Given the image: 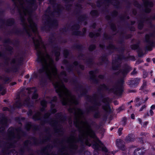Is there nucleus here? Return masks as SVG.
<instances>
[{
  "label": "nucleus",
  "instance_id": "f257e3e1",
  "mask_svg": "<svg viewBox=\"0 0 155 155\" xmlns=\"http://www.w3.org/2000/svg\"><path fill=\"white\" fill-rule=\"evenodd\" d=\"M85 124L87 125L89 127V129L90 131L89 134H87L85 138V144L87 146L90 147L91 145L89 141L88 135H90V137L94 139L95 140H93L92 143V147L94 150H95L98 151L99 150V148H101L102 150L107 153L108 152V150L107 148L104 146L102 147L99 145H103V143L96 136L95 132L91 129V125L89 124L88 122L87 121L85 122Z\"/></svg>",
  "mask_w": 155,
  "mask_h": 155
},
{
  "label": "nucleus",
  "instance_id": "f03ea898",
  "mask_svg": "<svg viewBox=\"0 0 155 155\" xmlns=\"http://www.w3.org/2000/svg\"><path fill=\"white\" fill-rule=\"evenodd\" d=\"M107 49L116 50L120 53L117 55V57L115 58L112 63V69L114 71L119 70L121 67L122 61L127 59V58L124 54L125 50L124 47L121 46L120 48H117L112 42H110L108 46L107 47Z\"/></svg>",
  "mask_w": 155,
  "mask_h": 155
},
{
  "label": "nucleus",
  "instance_id": "7ed1b4c3",
  "mask_svg": "<svg viewBox=\"0 0 155 155\" xmlns=\"http://www.w3.org/2000/svg\"><path fill=\"white\" fill-rule=\"evenodd\" d=\"M124 80L123 78L120 79L116 84V85L114 87L110 88L108 86L104 84H101L100 87L98 89V92L101 95V97H103V96L101 92L103 89L107 91L113 92L115 94L121 96L124 92L123 84L124 83Z\"/></svg>",
  "mask_w": 155,
  "mask_h": 155
},
{
  "label": "nucleus",
  "instance_id": "20e7f679",
  "mask_svg": "<svg viewBox=\"0 0 155 155\" xmlns=\"http://www.w3.org/2000/svg\"><path fill=\"white\" fill-rule=\"evenodd\" d=\"M51 114L47 112L45 113L44 116V119L41 121L42 125H44L45 123H48L50 125L55 127V132L58 133L61 132L63 133L61 128H58V127H60V125L58 124V122L55 120H52V119L50 118V116Z\"/></svg>",
  "mask_w": 155,
  "mask_h": 155
},
{
  "label": "nucleus",
  "instance_id": "39448f33",
  "mask_svg": "<svg viewBox=\"0 0 155 155\" xmlns=\"http://www.w3.org/2000/svg\"><path fill=\"white\" fill-rule=\"evenodd\" d=\"M72 81L73 84L75 86V88L81 93L80 96L86 97L87 101L91 102L92 96L87 94L88 90L86 88L78 83L77 76H75L74 78L72 79Z\"/></svg>",
  "mask_w": 155,
  "mask_h": 155
},
{
  "label": "nucleus",
  "instance_id": "423d86ee",
  "mask_svg": "<svg viewBox=\"0 0 155 155\" xmlns=\"http://www.w3.org/2000/svg\"><path fill=\"white\" fill-rule=\"evenodd\" d=\"M92 98L91 99V103H93L94 105L92 106H89L88 108L86 109L88 112L90 111H92L94 112L93 116L95 118H99L100 116V113L98 110V108L97 106H100L101 104L100 102H98L96 99L97 97V95L96 94H94L92 97ZM90 102H91L89 101Z\"/></svg>",
  "mask_w": 155,
  "mask_h": 155
},
{
  "label": "nucleus",
  "instance_id": "0eeeda50",
  "mask_svg": "<svg viewBox=\"0 0 155 155\" xmlns=\"http://www.w3.org/2000/svg\"><path fill=\"white\" fill-rule=\"evenodd\" d=\"M80 27V25L79 23H76L71 26V29L72 30H74L72 32L73 35L80 36H85L87 31L86 28H83L82 30V31H81L79 30Z\"/></svg>",
  "mask_w": 155,
  "mask_h": 155
},
{
  "label": "nucleus",
  "instance_id": "6e6552de",
  "mask_svg": "<svg viewBox=\"0 0 155 155\" xmlns=\"http://www.w3.org/2000/svg\"><path fill=\"white\" fill-rule=\"evenodd\" d=\"M36 55L37 58V61L39 63L41 64L42 67L38 70V72L39 74H41L44 72L46 70V66L43 64V59L44 58L43 54L42 51L40 50L37 51Z\"/></svg>",
  "mask_w": 155,
  "mask_h": 155
},
{
  "label": "nucleus",
  "instance_id": "1a4fd4ad",
  "mask_svg": "<svg viewBox=\"0 0 155 155\" xmlns=\"http://www.w3.org/2000/svg\"><path fill=\"white\" fill-rule=\"evenodd\" d=\"M15 131H16L17 132H20L21 133L23 137H25L27 136V133L25 131H24L20 127H18L17 128H15L13 127H10L8 130V133L12 136V138H10V140H12L13 142L14 141H15V140H13V139L15 138V135L14 133Z\"/></svg>",
  "mask_w": 155,
  "mask_h": 155
},
{
  "label": "nucleus",
  "instance_id": "9d476101",
  "mask_svg": "<svg viewBox=\"0 0 155 155\" xmlns=\"http://www.w3.org/2000/svg\"><path fill=\"white\" fill-rule=\"evenodd\" d=\"M9 119L3 113H0V124L2 126L0 127V132H4L5 127L8 126V122Z\"/></svg>",
  "mask_w": 155,
  "mask_h": 155
},
{
  "label": "nucleus",
  "instance_id": "9b49d317",
  "mask_svg": "<svg viewBox=\"0 0 155 155\" xmlns=\"http://www.w3.org/2000/svg\"><path fill=\"white\" fill-rule=\"evenodd\" d=\"M53 85L55 89L56 92L58 94L59 97L61 99L63 98L61 101V104L63 106H66L67 103L65 99L63 98L64 92L63 91L60 87L59 84L58 82L53 84Z\"/></svg>",
  "mask_w": 155,
  "mask_h": 155
},
{
  "label": "nucleus",
  "instance_id": "f8f14e48",
  "mask_svg": "<svg viewBox=\"0 0 155 155\" xmlns=\"http://www.w3.org/2000/svg\"><path fill=\"white\" fill-rule=\"evenodd\" d=\"M142 0L145 6V8L143 9V12L147 14L150 13L152 11V8L154 6V3L148 0Z\"/></svg>",
  "mask_w": 155,
  "mask_h": 155
},
{
  "label": "nucleus",
  "instance_id": "ddd939ff",
  "mask_svg": "<svg viewBox=\"0 0 155 155\" xmlns=\"http://www.w3.org/2000/svg\"><path fill=\"white\" fill-rule=\"evenodd\" d=\"M15 21L13 18L7 19L6 21L4 19L0 18V28H2L3 25L11 26L15 24Z\"/></svg>",
  "mask_w": 155,
  "mask_h": 155
},
{
  "label": "nucleus",
  "instance_id": "4468645a",
  "mask_svg": "<svg viewBox=\"0 0 155 155\" xmlns=\"http://www.w3.org/2000/svg\"><path fill=\"white\" fill-rule=\"evenodd\" d=\"M23 58L22 57H21L18 59V63H16V59H13L11 62V64H15V65L12 66L11 68V69L13 72H17L19 69L18 66L22 64L23 61Z\"/></svg>",
  "mask_w": 155,
  "mask_h": 155
},
{
  "label": "nucleus",
  "instance_id": "2eb2a0df",
  "mask_svg": "<svg viewBox=\"0 0 155 155\" xmlns=\"http://www.w3.org/2000/svg\"><path fill=\"white\" fill-rule=\"evenodd\" d=\"M98 71V69H96L94 70L90 71L89 72L90 80L92 81L93 83L96 84L99 83V80L96 78V76L95 75Z\"/></svg>",
  "mask_w": 155,
  "mask_h": 155
},
{
  "label": "nucleus",
  "instance_id": "dca6fc26",
  "mask_svg": "<svg viewBox=\"0 0 155 155\" xmlns=\"http://www.w3.org/2000/svg\"><path fill=\"white\" fill-rule=\"evenodd\" d=\"M140 81V78H132L128 81L127 84L130 87L136 88L139 84Z\"/></svg>",
  "mask_w": 155,
  "mask_h": 155
},
{
  "label": "nucleus",
  "instance_id": "f3484780",
  "mask_svg": "<svg viewBox=\"0 0 155 155\" xmlns=\"http://www.w3.org/2000/svg\"><path fill=\"white\" fill-rule=\"evenodd\" d=\"M51 135L49 133H48V136L46 137L45 138L42 140H39L35 137H32V139L33 140V144L35 146H38V144H41L47 141L50 140H51Z\"/></svg>",
  "mask_w": 155,
  "mask_h": 155
},
{
  "label": "nucleus",
  "instance_id": "a211bd4d",
  "mask_svg": "<svg viewBox=\"0 0 155 155\" xmlns=\"http://www.w3.org/2000/svg\"><path fill=\"white\" fill-rule=\"evenodd\" d=\"M28 144L32 145L31 141L29 140H26L24 142V146L19 150V153L21 155H23L25 153V149H27L28 150L31 149L28 146Z\"/></svg>",
  "mask_w": 155,
  "mask_h": 155
},
{
  "label": "nucleus",
  "instance_id": "6ab92c4d",
  "mask_svg": "<svg viewBox=\"0 0 155 155\" xmlns=\"http://www.w3.org/2000/svg\"><path fill=\"white\" fill-rule=\"evenodd\" d=\"M39 127L38 125L32 124L31 122H27L25 125V129L28 131H30L31 128H33L34 131L38 130Z\"/></svg>",
  "mask_w": 155,
  "mask_h": 155
},
{
  "label": "nucleus",
  "instance_id": "aec40b11",
  "mask_svg": "<svg viewBox=\"0 0 155 155\" xmlns=\"http://www.w3.org/2000/svg\"><path fill=\"white\" fill-rule=\"evenodd\" d=\"M29 5H30L29 7H27V8L29 10L28 12L29 14H31L33 12V8L32 7H34L35 10H36L37 8V5L36 4V0H26Z\"/></svg>",
  "mask_w": 155,
  "mask_h": 155
},
{
  "label": "nucleus",
  "instance_id": "412c9836",
  "mask_svg": "<svg viewBox=\"0 0 155 155\" xmlns=\"http://www.w3.org/2000/svg\"><path fill=\"white\" fill-rule=\"evenodd\" d=\"M48 19V20H47L46 23L48 25L49 28H51L54 27H58V21L56 19L54 18L51 19L50 17Z\"/></svg>",
  "mask_w": 155,
  "mask_h": 155
},
{
  "label": "nucleus",
  "instance_id": "4be33fe9",
  "mask_svg": "<svg viewBox=\"0 0 155 155\" xmlns=\"http://www.w3.org/2000/svg\"><path fill=\"white\" fill-rule=\"evenodd\" d=\"M83 138V135H82L81 136H79V138L77 140V142H80L81 143L80 148L77 151V153L79 154H82L85 149V146L84 144Z\"/></svg>",
  "mask_w": 155,
  "mask_h": 155
},
{
  "label": "nucleus",
  "instance_id": "5701e85b",
  "mask_svg": "<svg viewBox=\"0 0 155 155\" xmlns=\"http://www.w3.org/2000/svg\"><path fill=\"white\" fill-rule=\"evenodd\" d=\"M105 19L107 21H109V23L110 29L114 32H115L117 30V27L115 24L113 23V20L110 16L107 15L105 16Z\"/></svg>",
  "mask_w": 155,
  "mask_h": 155
},
{
  "label": "nucleus",
  "instance_id": "b1692460",
  "mask_svg": "<svg viewBox=\"0 0 155 155\" xmlns=\"http://www.w3.org/2000/svg\"><path fill=\"white\" fill-rule=\"evenodd\" d=\"M15 143V141H13L9 143L7 147H4L1 150V153L5 155L8 154V152L9 150L8 149L14 147V144Z\"/></svg>",
  "mask_w": 155,
  "mask_h": 155
},
{
  "label": "nucleus",
  "instance_id": "393cba45",
  "mask_svg": "<svg viewBox=\"0 0 155 155\" xmlns=\"http://www.w3.org/2000/svg\"><path fill=\"white\" fill-rule=\"evenodd\" d=\"M62 9L59 7H58L56 10H54V12H52L50 8V7H48L47 8L46 12L50 14L51 16H54V13H57V15H59L62 13Z\"/></svg>",
  "mask_w": 155,
  "mask_h": 155
},
{
  "label": "nucleus",
  "instance_id": "a878e982",
  "mask_svg": "<svg viewBox=\"0 0 155 155\" xmlns=\"http://www.w3.org/2000/svg\"><path fill=\"white\" fill-rule=\"evenodd\" d=\"M52 48L54 49L52 50L51 52L54 54L55 56H60L61 55V48L57 45L55 44L53 45Z\"/></svg>",
  "mask_w": 155,
  "mask_h": 155
},
{
  "label": "nucleus",
  "instance_id": "bb28decb",
  "mask_svg": "<svg viewBox=\"0 0 155 155\" xmlns=\"http://www.w3.org/2000/svg\"><path fill=\"white\" fill-rule=\"evenodd\" d=\"M75 130L72 131L71 132L73 133V134H71L70 136V137H67V140H65V139H62L61 141H59L58 142V143L59 144L62 145L63 143L64 142H66L67 143H70V140H72V139H75V137L74 136V134H75Z\"/></svg>",
  "mask_w": 155,
  "mask_h": 155
},
{
  "label": "nucleus",
  "instance_id": "cd10ccee",
  "mask_svg": "<svg viewBox=\"0 0 155 155\" xmlns=\"http://www.w3.org/2000/svg\"><path fill=\"white\" fill-rule=\"evenodd\" d=\"M116 145L120 150L124 151L126 150L125 145L123 143V141L120 139L116 140Z\"/></svg>",
  "mask_w": 155,
  "mask_h": 155
},
{
  "label": "nucleus",
  "instance_id": "c85d7f7f",
  "mask_svg": "<svg viewBox=\"0 0 155 155\" xmlns=\"http://www.w3.org/2000/svg\"><path fill=\"white\" fill-rule=\"evenodd\" d=\"M87 18L88 17L86 14H83L79 15V17L78 18L77 20L79 23L83 22L85 24H87Z\"/></svg>",
  "mask_w": 155,
  "mask_h": 155
},
{
  "label": "nucleus",
  "instance_id": "c756f323",
  "mask_svg": "<svg viewBox=\"0 0 155 155\" xmlns=\"http://www.w3.org/2000/svg\"><path fill=\"white\" fill-rule=\"evenodd\" d=\"M129 71V68L128 66H127L122 70H120L118 72L115 73V74L118 75L119 73H121L123 76H126L127 75Z\"/></svg>",
  "mask_w": 155,
  "mask_h": 155
},
{
  "label": "nucleus",
  "instance_id": "7c9ffc66",
  "mask_svg": "<svg viewBox=\"0 0 155 155\" xmlns=\"http://www.w3.org/2000/svg\"><path fill=\"white\" fill-rule=\"evenodd\" d=\"M56 116L58 118L60 119V121L62 123H64L67 119V116L62 115L61 112L57 113L56 114Z\"/></svg>",
  "mask_w": 155,
  "mask_h": 155
},
{
  "label": "nucleus",
  "instance_id": "2f4dec72",
  "mask_svg": "<svg viewBox=\"0 0 155 155\" xmlns=\"http://www.w3.org/2000/svg\"><path fill=\"white\" fill-rule=\"evenodd\" d=\"M0 57H2L5 59L4 64L6 66L9 65V62L10 60V58L7 56L4 53L0 52Z\"/></svg>",
  "mask_w": 155,
  "mask_h": 155
},
{
  "label": "nucleus",
  "instance_id": "473e14b6",
  "mask_svg": "<svg viewBox=\"0 0 155 155\" xmlns=\"http://www.w3.org/2000/svg\"><path fill=\"white\" fill-rule=\"evenodd\" d=\"M30 98L29 97H27L25 100L23 105L24 106H27L28 107H30L33 106V102H30Z\"/></svg>",
  "mask_w": 155,
  "mask_h": 155
},
{
  "label": "nucleus",
  "instance_id": "72a5a7b5",
  "mask_svg": "<svg viewBox=\"0 0 155 155\" xmlns=\"http://www.w3.org/2000/svg\"><path fill=\"white\" fill-rule=\"evenodd\" d=\"M146 43L148 45L146 47V49L149 51H151L152 50V48L155 46V41L150 40Z\"/></svg>",
  "mask_w": 155,
  "mask_h": 155
},
{
  "label": "nucleus",
  "instance_id": "f704fd0d",
  "mask_svg": "<svg viewBox=\"0 0 155 155\" xmlns=\"http://www.w3.org/2000/svg\"><path fill=\"white\" fill-rule=\"evenodd\" d=\"M140 42L138 41L135 44L131 45L130 46V47L132 50H140Z\"/></svg>",
  "mask_w": 155,
  "mask_h": 155
},
{
  "label": "nucleus",
  "instance_id": "c9c22d12",
  "mask_svg": "<svg viewBox=\"0 0 155 155\" xmlns=\"http://www.w3.org/2000/svg\"><path fill=\"white\" fill-rule=\"evenodd\" d=\"M135 138L132 134H129L126 137L125 141L127 142L130 143L133 142L134 141Z\"/></svg>",
  "mask_w": 155,
  "mask_h": 155
},
{
  "label": "nucleus",
  "instance_id": "e433bc0d",
  "mask_svg": "<svg viewBox=\"0 0 155 155\" xmlns=\"http://www.w3.org/2000/svg\"><path fill=\"white\" fill-rule=\"evenodd\" d=\"M41 113L39 112H38L33 115L32 119L35 121L41 120Z\"/></svg>",
  "mask_w": 155,
  "mask_h": 155
},
{
  "label": "nucleus",
  "instance_id": "4c0bfd02",
  "mask_svg": "<svg viewBox=\"0 0 155 155\" xmlns=\"http://www.w3.org/2000/svg\"><path fill=\"white\" fill-rule=\"evenodd\" d=\"M107 56V54L106 53L102 55L101 57V61L105 64L108 63L109 62Z\"/></svg>",
  "mask_w": 155,
  "mask_h": 155
},
{
  "label": "nucleus",
  "instance_id": "58836bf2",
  "mask_svg": "<svg viewBox=\"0 0 155 155\" xmlns=\"http://www.w3.org/2000/svg\"><path fill=\"white\" fill-rule=\"evenodd\" d=\"M17 98L19 99V100H18L16 101L15 104V106L16 107H17V108H20L23 106H24L23 104L21 102L19 95H18Z\"/></svg>",
  "mask_w": 155,
  "mask_h": 155
},
{
  "label": "nucleus",
  "instance_id": "ea45409f",
  "mask_svg": "<svg viewBox=\"0 0 155 155\" xmlns=\"http://www.w3.org/2000/svg\"><path fill=\"white\" fill-rule=\"evenodd\" d=\"M134 153V155H144L145 152L143 151L140 148H137L135 150Z\"/></svg>",
  "mask_w": 155,
  "mask_h": 155
},
{
  "label": "nucleus",
  "instance_id": "a19ab883",
  "mask_svg": "<svg viewBox=\"0 0 155 155\" xmlns=\"http://www.w3.org/2000/svg\"><path fill=\"white\" fill-rule=\"evenodd\" d=\"M10 33H14L16 35H20L23 36L24 32L21 30H19L18 29L15 28V29H12L11 31L10 32Z\"/></svg>",
  "mask_w": 155,
  "mask_h": 155
},
{
  "label": "nucleus",
  "instance_id": "79ce46f5",
  "mask_svg": "<svg viewBox=\"0 0 155 155\" xmlns=\"http://www.w3.org/2000/svg\"><path fill=\"white\" fill-rule=\"evenodd\" d=\"M73 48L78 49V51L82 52L84 49V47L81 44H75L73 46Z\"/></svg>",
  "mask_w": 155,
  "mask_h": 155
},
{
  "label": "nucleus",
  "instance_id": "37998d69",
  "mask_svg": "<svg viewBox=\"0 0 155 155\" xmlns=\"http://www.w3.org/2000/svg\"><path fill=\"white\" fill-rule=\"evenodd\" d=\"M20 20L21 21V24L24 27V28L25 27H26L27 24L26 22L25 21V18L22 16L21 13H20Z\"/></svg>",
  "mask_w": 155,
  "mask_h": 155
},
{
  "label": "nucleus",
  "instance_id": "c03bdc74",
  "mask_svg": "<svg viewBox=\"0 0 155 155\" xmlns=\"http://www.w3.org/2000/svg\"><path fill=\"white\" fill-rule=\"evenodd\" d=\"M90 14L93 17H97L99 16V14L98 11L96 10H91L90 12Z\"/></svg>",
  "mask_w": 155,
  "mask_h": 155
},
{
  "label": "nucleus",
  "instance_id": "a18cd8bd",
  "mask_svg": "<svg viewBox=\"0 0 155 155\" xmlns=\"http://www.w3.org/2000/svg\"><path fill=\"white\" fill-rule=\"evenodd\" d=\"M73 65L75 66H78L79 68L82 70H84L85 67L84 65L81 64H79V62L77 61H74L73 63Z\"/></svg>",
  "mask_w": 155,
  "mask_h": 155
},
{
  "label": "nucleus",
  "instance_id": "49530a36",
  "mask_svg": "<svg viewBox=\"0 0 155 155\" xmlns=\"http://www.w3.org/2000/svg\"><path fill=\"white\" fill-rule=\"evenodd\" d=\"M101 34L100 33H94L93 32H91L89 33V36L91 38H93L94 37H97L100 36Z\"/></svg>",
  "mask_w": 155,
  "mask_h": 155
},
{
  "label": "nucleus",
  "instance_id": "de8ad7c7",
  "mask_svg": "<svg viewBox=\"0 0 155 155\" xmlns=\"http://www.w3.org/2000/svg\"><path fill=\"white\" fill-rule=\"evenodd\" d=\"M75 6L78 8H77L76 10L74 11V12L75 13L76 15H78L79 13H80L81 12L80 9L82 8V5L80 4H77Z\"/></svg>",
  "mask_w": 155,
  "mask_h": 155
},
{
  "label": "nucleus",
  "instance_id": "09e8293b",
  "mask_svg": "<svg viewBox=\"0 0 155 155\" xmlns=\"http://www.w3.org/2000/svg\"><path fill=\"white\" fill-rule=\"evenodd\" d=\"M6 50L8 51L9 54L10 55H12L13 53V48L10 45H7L6 48H5Z\"/></svg>",
  "mask_w": 155,
  "mask_h": 155
},
{
  "label": "nucleus",
  "instance_id": "8fccbe9b",
  "mask_svg": "<svg viewBox=\"0 0 155 155\" xmlns=\"http://www.w3.org/2000/svg\"><path fill=\"white\" fill-rule=\"evenodd\" d=\"M25 118L24 117H21L20 118L19 117H16L15 118V121L17 122L19 124H22V123L21 122V121H23L25 120Z\"/></svg>",
  "mask_w": 155,
  "mask_h": 155
},
{
  "label": "nucleus",
  "instance_id": "3c124183",
  "mask_svg": "<svg viewBox=\"0 0 155 155\" xmlns=\"http://www.w3.org/2000/svg\"><path fill=\"white\" fill-rule=\"evenodd\" d=\"M71 148L74 150V151H71V152L72 153L74 154L78 153H77V151H76L78 148V146L77 144H74L71 145Z\"/></svg>",
  "mask_w": 155,
  "mask_h": 155
},
{
  "label": "nucleus",
  "instance_id": "603ef678",
  "mask_svg": "<svg viewBox=\"0 0 155 155\" xmlns=\"http://www.w3.org/2000/svg\"><path fill=\"white\" fill-rule=\"evenodd\" d=\"M34 37H33L32 38V39L34 41V44L35 48L36 49H37L38 48H39L40 47V44L39 43V40L38 39H36V41H35V40H34Z\"/></svg>",
  "mask_w": 155,
  "mask_h": 155
},
{
  "label": "nucleus",
  "instance_id": "864d4df0",
  "mask_svg": "<svg viewBox=\"0 0 155 155\" xmlns=\"http://www.w3.org/2000/svg\"><path fill=\"white\" fill-rule=\"evenodd\" d=\"M144 26V21L142 20H140L138 24V28L139 30H142L143 29Z\"/></svg>",
  "mask_w": 155,
  "mask_h": 155
},
{
  "label": "nucleus",
  "instance_id": "5fc2aeb1",
  "mask_svg": "<svg viewBox=\"0 0 155 155\" xmlns=\"http://www.w3.org/2000/svg\"><path fill=\"white\" fill-rule=\"evenodd\" d=\"M86 63L87 65L89 66L92 65L93 64V60L91 58H89L86 61Z\"/></svg>",
  "mask_w": 155,
  "mask_h": 155
},
{
  "label": "nucleus",
  "instance_id": "6e6d98bb",
  "mask_svg": "<svg viewBox=\"0 0 155 155\" xmlns=\"http://www.w3.org/2000/svg\"><path fill=\"white\" fill-rule=\"evenodd\" d=\"M69 51L68 49H65L64 50L63 52V54L65 58H67L68 57L69 55Z\"/></svg>",
  "mask_w": 155,
  "mask_h": 155
},
{
  "label": "nucleus",
  "instance_id": "4d7b16f0",
  "mask_svg": "<svg viewBox=\"0 0 155 155\" xmlns=\"http://www.w3.org/2000/svg\"><path fill=\"white\" fill-rule=\"evenodd\" d=\"M37 90H35L32 95L31 98L33 100L37 99L38 98V94L37 93Z\"/></svg>",
  "mask_w": 155,
  "mask_h": 155
},
{
  "label": "nucleus",
  "instance_id": "13d9d810",
  "mask_svg": "<svg viewBox=\"0 0 155 155\" xmlns=\"http://www.w3.org/2000/svg\"><path fill=\"white\" fill-rule=\"evenodd\" d=\"M48 102L45 99H43L40 102V104L42 107H47Z\"/></svg>",
  "mask_w": 155,
  "mask_h": 155
},
{
  "label": "nucleus",
  "instance_id": "bf43d9fd",
  "mask_svg": "<svg viewBox=\"0 0 155 155\" xmlns=\"http://www.w3.org/2000/svg\"><path fill=\"white\" fill-rule=\"evenodd\" d=\"M96 46L95 44H91L88 47V50L89 51H92L96 49Z\"/></svg>",
  "mask_w": 155,
  "mask_h": 155
},
{
  "label": "nucleus",
  "instance_id": "052dcab7",
  "mask_svg": "<svg viewBox=\"0 0 155 155\" xmlns=\"http://www.w3.org/2000/svg\"><path fill=\"white\" fill-rule=\"evenodd\" d=\"M102 108L105 111L107 112V109H109L110 111L111 110L110 107L108 102H107V104L105 106H103L102 107Z\"/></svg>",
  "mask_w": 155,
  "mask_h": 155
},
{
  "label": "nucleus",
  "instance_id": "680f3d73",
  "mask_svg": "<svg viewBox=\"0 0 155 155\" xmlns=\"http://www.w3.org/2000/svg\"><path fill=\"white\" fill-rule=\"evenodd\" d=\"M103 37L104 39L105 40H111L112 39V36L110 35H109L107 33H105L104 34Z\"/></svg>",
  "mask_w": 155,
  "mask_h": 155
},
{
  "label": "nucleus",
  "instance_id": "e2e57ef3",
  "mask_svg": "<svg viewBox=\"0 0 155 155\" xmlns=\"http://www.w3.org/2000/svg\"><path fill=\"white\" fill-rule=\"evenodd\" d=\"M133 5L139 8H140L141 7V5L138 3V1L136 0L133 1Z\"/></svg>",
  "mask_w": 155,
  "mask_h": 155
},
{
  "label": "nucleus",
  "instance_id": "0e129e2a",
  "mask_svg": "<svg viewBox=\"0 0 155 155\" xmlns=\"http://www.w3.org/2000/svg\"><path fill=\"white\" fill-rule=\"evenodd\" d=\"M122 125L125 126L127 124V118L125 117H123L121 120Z\"/></svg>",
  "mask_w": 155,
  "mask_h": 155
},
{
  "label": "nucleus",
  "instance_id": "69168bd1",
  "mask_svg": "<svg viewBox=\"0 0 155 155\" xmlns=\"http://www.w3.org/2000/svg\"><path fill=\"white\" fill-rule=\"evenodd\" d=\"M148 72L147 71L144 69L143 71V78H146L148 76Z\"/></svg>",
  "mask_w": 155,
  "mask_h": 155
},
{
  "label": "nucleus",
  "instance_id": "338daca9",
  "mask_svg": "<svg viewBox=\"0 0 155 155\" xmlns=\"http://www.w3.org/2000/svg\"><path fill=\"white\" fill-rule=\"evenodd\" d=\"M137 52L139 57L141 58L143 57L144 55L143 52L141 50V49L140 50H137Z\"/></svg>",
  "mask_w": 155,
  "mask_h": 155
},
{
  "label": "nucleus",
  "instance_id": "774afa93",
  "mask_svg": "<svg viewBox=\"0 0 155 155\" xmlns=\"http://www.w3.org/2000/svg\"><path fill=\"white\" fill-rule=\"evenodd\" d=\"M73 67H74L72 65L69 64L68 66L67 67V70L69 72H73Z\"/></svg>",
  "mask_w": 155,
  "mask_h": 155
}]
</instances>
